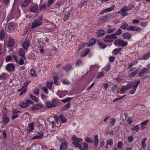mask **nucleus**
<instances>
[{
  "label": "nucleus",
  "instance_id": "f257e3e1",
  "mask_svg": "<svg viewBox=\"0 0 150 150\" xmlns=\"http://www.w3.org/2000/svg\"><path fill=\"white\" fill-rule=\"evenodd\" d=\"M71 139L73 141L72 144L75 147H78L79 149L81 150H87L88 148V144L86 143H83L82 144L83 147L82 148L81 145L79 144V142L82 141V139L76 137V136L74 135L71 138Z\"/></svg>",
  "mask_w": 150,
  "mask_h": 150
},
{
  "label": "nucleus",
  "instance_id": "f03ea898",
  "mask_svg": "<svg viewBox=\"0 0 150 150\" xmlns=\"http://www.w3.org/2000/svg\"><path fill=\"white\" fill-rule=\"evenodd\" d=\"M140 82V81L139 80H138L136 83L135 81H131L127 84L126 86H125V87L126 88V89H130L132 87V90L129 91V93L132 94L135 92Z\"/></svg>",
  "mask_w": 150,
  "mask_h": 150
},
{
  "label": "nucleus",
  "instance_id": "7ed1b4c3",
  "mask_svg": "<svg viewBox=\"0 0 150 150\" xmlns=\"http://www.w3.org/2000/svg\"><path fill=\"white\" fill-rule=\"evenodd\" d=\"M128 25L127 22H125L123 23V25L120 27V28L122 29H127L128 30L136 31L138 32H140L142 30L141 28L135 26L130 25L128 27Z\"/></svg>",
  "mask_w": 150,
  "mask_h": 150
},
{
  "label": "nucleus",
  "instance_id": "20e7f679",
  "mask_svg": "<svg viewBox=\"0 0 150 150\" xmlns=\"http://www.w3.org/2000/svg\"><path fill=\"white\" fill-rule=\"evenodd\" d=\"M59 102L56 99H54L52 102L47 101L45 103L46 106L48 108L55 107L58 105Z\"/></svg>",
  "mask_w": 150,
  "mask_h": 150
},
{
  "label": "nucleus",
  "instance_id": "39448f33",
  "mask_svg": "<svg viewBox=\"0 0 150 150\" xmlns=\"http://www.w3.org/2000/svg\"><path fill=\"white\" fill-rule=\"evenodd\" d=\"M114 45H119L120 46L124 47L127 46L128 45V43L127 42H125L121 39H117L114 42Z\"/></svg>",
  "mask_w": 150,
  "mask_h": 150
},
{
  "label": "nucleus",
  "instance_id": "423d86ee",
  "mask_svg": "<svg viewBox=\"0 0 150 150\" xmlns=\"http://www.w3.org/2000/svg\"><path fill=\"white\" fill-rule=\"evenodd\" d=\"M3 115L2 117V120L1 122L3 124L1 126L2 127H3L8 123L9 121V118L7 116L6 114L2 115Z\"/></svg>",
  "mask_w": 150,
  "mask_h": 150
},
{
  "label": "nucleus",
  "instance_id": "0eeeda50",
  "mask_svg": "<svg viewBox=\"0 0 150 150\" xmlns=\"http://www.w3.org/2000/svg\"><path fill=\"white\" fill-rule=\"evenodd\" d=\"M42 23V22L38 21L37 19H35L31 25V28H34L37 27L41 25Z\"/></svg>",
  "mask_w": 150,
  "mask_h": 150
},
{
  "label": "nucleus",
  "instance_id": "6e6552de",
  "mask_svg": "<svg viewBox=\"0 0 150 150\" xmlns=\"http://www.w3.org/2000/svg\"><path fill=\"white\" fill-rule=\"evenodd\" d=\"M45 107L44 105L41 103L37 104V105L33 106L31 108V109L33 110L38 111L41 108Z\"/></svg>",
  "mask_w": 150,
  "mask_h": 150
},
{
  "label": "nucleus",
  "instance_id": "1a4fd4ad",
  "mask_svg": "<svg viewBox=\"0 0 150 150\" xmlns=\"http://www.w3.org/2000/svg\"><path fill=\"white\" fill-rule=\"evenodd\" d=\"M14 65L11 64H8L6 67V69L8 72L13 71L15 70Z\"/></svg>",
  "mask_w": 150,
  "mask_h": 150
},
{
  "label": "nucleus",
  "instance_id": "9d476101",
  "mask_svg": "<svg viewBox=\"0 0 150 150\" xmlns=\"http://www.w3.org/2000/svg\"><path fill=\"white\" fill-rule=\"evenodd\" d=\"M30 45L29 42V40L26 39L23 42L22 46L23 49L25 50V51H27L28 49V48L29 47Z\"/></svg>",
  "mask_w": 150,
  "mask_h": 150
},
{
  "label": "nucleus",
  "instance_id": "9b49d317",
  "mask_svg": "<svg viewBox=\"0 0 150 150\" xmlns=\"http://www.w3.org/2000/svg\"><path fill=\"white\" fill-rule=\"evenodd\" d=\"M68 146V142L67 141L62 142L59 147L60 150H66Z\"/></svg>",
  "mask_w": 150,
  "mask_h": 150
},
{
  "label": "nucleus",
  "instance_id": "f8f14e48",
  "mask_svg": "<svg viewBox=\"0 0 150 150\" xmlns=\"http://www.w3.org/2000/svg\"><path fill=\"white\" fill-rule=\"evenodd\" d=\"M105 33L104 31L102 29H100L98 30L96 32V35L98 37H100L104 35Z\"/></svg>",
  "mask_w": 150,
  "mask_h": 150
},
{
  "label": "nucleus",
  "instance_id": "ddd939ff",
  "mask_svg": "<svg viewBox=\"0 0 150 150\" xmlns=\"http://www.w3.org/2000/svg\"><path fill=\"white\" fill-rule=\"evenodd\" d=\"M30 10L32 12L36 13L38 10V5L37 4H33L30 7Z\"/></svg>",
  "mask_w": 150,
  "mask_h": 150
},
{
  "label": "nucleus",
  "instance_id": "4468645a",
  "mask_svg": "<svg viewBox=\"0 0 150 150\" xmlns=\"http://www.w3.org/2000/svg\"><path fill=\"white\" fill-rule=\"evenodd\" d=\"M149 70L147 68H144L142 69L139 73V77H141L145 73H147Z\"/></svg>",
  "mask_w": 150,
  "mask_h": 150
},
{
  "label": "nucleus",
  "instance_id": "2eb2a0df",
  "mask_svg": "<svg viewBox=\"0 0 150 150\" xmlns=\"http://www.w3.org/2000/svg\"><path fill=\"white\" fill-rule=\"evenodd\" d=\"M122 36L124 39L129 40L132 37V35L129 33L127 32L122 34Z\"/></svg>",
  "mask_w": 150,
  "mask_h": 150
},
{
  "label": "nucleus",
  "instance_id": "dca6fc26",
  "mask_svg": "<svg viewBox=\"0 0 150 150\" xmlns=\"http://www.w3.org/2000/svg\"><path fill=\"white\" fill-rule=\"evenodd\" d=\"M15 44L14 40L12 38H10L8 42V46L10 47H13Z\"/></svg>",
  "mask_w": 150,
  "mask_h": 150
},
{
  "label": "nucleus",
  "instance_id": "f3484780",
  "mask_svg": "<svg viewBox=\"0 0 150 150\" xmlns=\"http://www.w3.org/2000/svg\"><path fill=\"white\" fill-rule=\"evenodd\" d=\"M103 40L106 42H112L113 41V40L111 39L109 35L105 36Z\"/></svg>",
  "mask_w": 150,
  "mask_h": 150
},
{
  "label": "nucleus",
  "instance_id": "a211bd4d",
  "mask_svg": "<svg viewBox=\"0 0 150 150\" xmlns=\"http://www.w3.org/2000/svg\"><path fill=\"white\" fill-rule=\"evenodd\" d=\"M72 10V9H70L68 11V12L66 14H65L63 18L64 21H65L68 19L69 17L70 16V14L71 13Z\"/></svg>",
  "mask_w": 150,
  "mask_h": 150
},
{
  "label": "nucleus",
  "instance_id": "6ab92c4d",
  "mask_svg": "<svg viewBox=\"0 0 150 150\" xmlns=\"http://www.w3.org/2000/svg\"><path fill=\"white\" fill-rule=\"evenodd\" d=\"M19 55L22 57L24 58L25 52L22 48H20L18 50Z\"/></svg>",
  "mask_w": 150,
  "mask_h": 150
},
{
  "label": "nucleus",
  "instance_id": "aec40b11",
  "mask_svg": "<svg viewBox=\"0 0 150 150\" xmlns=\"http://www.w3.org/2000/svg\"><path fill=\"white\" fill-rule=\"evenodd\" d=\"M98 43L100 47L102 49H104L107 47V45L102 42L101 40H98Z\"/></svg>",
  "mask_w": 150,
  "mask_h": 150
},
{
  "label": "nucleus",
  "instance_id": "412c9836",
  "mask_svg": "<svg viewBox=\"0 0 150 150\" xmlns=\"http://www.w3.org/2000/svg\"><path fill=\"white\" fill-rule=\"evenodd\" d=\"M89 50L88 49H86L80 53V56L84 57L89 52Z\"/></svg>",
  "mask_w": 150,
  "mask_h": 150
},
{
  "label": "nucleus",
  "instance_id": "4be33fe9",
  "mask_svg": "<svg viewBox=\"0 0 150 150\" xmlns=\"http://www.w3.org/2000/svg\"><path fill=\"white\" fill-rule=\"evenodd\" d=\"M123 9V8H121V9L118 12V13H120L121 15L122 16H127L128 15V13L125 12L126 11H124L122 10Z\"/></svg>",
  "mask_w": 150,
  "mask_h": 150
},
{
  "label": "nucleus",
  "instance_id": "5701e85b",
  "mask_svg": "<svg viewBox=\"0 0 150 150\" xmlns=\"http://www.w3.org/2000/svg\"><path fill=\"white\" fill-rule=\"evenodd\" d=\"M94 146L95 147H98V135H96L94 136Z\"/></svg>",
  "mask_w": 150,
  "mask_h": 150
},
{
  "label": "nucleus",
  "instance_id": "b1692460",
  "mask_svg": "<svg viewBox=\"0 0 150 150\" xmlns=\"http://www.w3.org/2000/svg\"><path fill=\"white\" fill-rule=\"evenodd\" d=\"M19 105L20 107L22 108H26L29 105V104H27L26 102L25 103L20 102L19 104Z\"/></svg>",
  "mask_w": 150,
  "mask_h": 150
},
{
  "label": "nucleus",
  "instance_id": "393cba45",
  "mask_svg": "<svg viewBox=\"0 0 150 150\" xmlns=\"http://www.w3.org/2000/svg\"><path fill=\"white\" fill-rule=\"evenodd\" d=\"M59 117L62 123H64L67 122V119L64 115L60 114L59 115Z\"/></svg>",
  "mask_w": 150,
  "mask_h": 150
},
{
  "label": "nucleus",
  "instance_id": "a878e982",
  "mask_svg": "<svg viewBox=\"0 0 150 150\" xmlns=\"http://www.w3.org/2000/svg\"><path fill=\"white\" fill-rule=\"evenodd\" d=\"M96 42V39L94 38H92L91 39L89 44H87V46L88 47H90L94 44Z\"/></svg>",
  "mask_w": 150,
  "mask_h": 150
},
{
  "label": "nucleus",
  "instance_id": "bb28decb",
  "mask_svg": "<svg viewBox=\"0 0 150 150\" xmlns=\"http://www.w3.org/2000/svg\"><path fill=\"white\" fill-rule=\"evenodd\" d=\"M30 1V0H25L21 4V7H25L29 3Z\"/></svg>",
  "mask_w": 150,
  "mask_h": 150
},
{
  "label": "nucleus",
  "instance_id": "cd10ccee",
  "mask_svg": "<svg viewBox=\"0 0 150 150\" xmlns=\"http://www.w3.org/2000/svg\"><path fill=\"white\" fill-rule=\"evenodd\" d=\"M33 124V123L31 122L28 125V127L30 129H28V131L29 133H30L34 129Z\"/></svg>",
  "mask_w": 150,
  "mask_h": 150
},
{
  "label": "nucleus",
  "instance_id": "c85d7f7f",
  "mask_svg": "<svg viewBox=\"0 0 150 150\" xmlns=\"http://www.w3.org/2000/svg\"><path fill=\"white\" fill-rule=\"evenodd\" d=\"M122 48L115 49L112 52V53L115 55H117L120 51Z\"/></svg>",
  "mask_w": 150,
  "mask_h": 150
},
{
  "label": "nucleus",
  "instance_id": "c756f323",
  "mask_svg": "<svg viewBox=\"0 0 150 150\" xmlns=\"http://www.w3.org/2000/svg\"><path fill=\"white\" fill-rule=\"evenodd\" d=\"M149 122L148 120H146L145 121H144L143 122H142L141 123V126L142 127V129H144L145 127V126L146 124L148 123V122Z\"/></svg>",
  "mask_w": 150,
  "mask_h": 150
},
{
  "label": "nucleus",
  "instance_id": "7c9ffc66",
  "mask_svg": "<svg viewBox=\"0 0 150 150\" xmlns=\"http://www.w3.org/2000/svg\"><path fill=\"white\" fill-rule=\"evenodd\" d=\"M147 138L146 137L144 138L143 139V140L142 142V148L144 149H145L146 148V146L145 145V141L147 140Z\"/></svg>",
  "mask_w": 150,
  "mask_h": 150
},
{
  "label": "nucleus",
  "instance_id": "2f4dec72",
  "mask_svg": "<svg viewBox=\"0 0 150 150\" xmlns=\"http://www.w3.org/2000/svg\"><path fill=\"white\" fill-rule=\"evenodd\" d=\"M108 16H103L100 19V21L101 22L103 23L105 22L106 21L108 17Z\"/></svg>",
  "mask_w": 150,
  "mask_h": 150
},
{
  "label": "nucleus",
  "instance_id": "473e14b6",
  "mask_svg": "<svg viewBox=\"0 0 150 150\" xmlns=\"http://www.w3.org/2000/svg\"><path fill=\"white\" fill-rule=\"evenodd\" d=\"M150 57V53L145 54L142 57L143 59L146 60Z\"/></svg>",
  "mask_w": 150,
  "mask_h": 150
},
{
  "label": "nucleus",
  "instance_id": "72a5a7b5",
  "mask_svg": "<svg viewBox=\"0 0 150 150\" xmlns=\"http://www.w3.org/2000/svg\"><path fill=\"white\" fill-rule=\"evenodd\" d=\"M53 83L52 81L47 82L46 84V86L49 89H51Z\"/></svg>",
  "mask_w": 150,
  "mask_h": 150
},
{
  "label": "nucleus",
  "instance_id": "f704fd0d",
  "mask_svg": "<svg viewBox=\"0 0 150 150\" xmlns=\"http://www.w3.org/2000/svg\"><path fill=\"white\" fill-rule=\"evenodd\" d=\"M8 29L10 30H13L14 28V25L12 23H10L8 25Z\"/></svg>",
  "mask_w": 150,
  "mask_h": 150
},
{
  "label": "nucleus",
  "instance_id": "c9c22d12",
  "mask_svg": "<svg viewBox=\"0 0 150 150\" xmlns=\"http://www.w3.org/2000/svg\"><path fill=\"white\" fill-rule=\"evenodd\" d=\"M87 2V0H83V1L81 2L79 4L78 6L79 7H81Z\"/></svg>",
  "mask_w": 150,
  "mask_h": 150
},
{
  "label": "nucleus",
  "instance_id": "e433bc0d",
  "mask_svg": "<svg viewBox=\"0 0 150 150\" xmlns=\"http://www.w3.org/2000/svg\"><path fill=\"white\" fill-rule=\"evenodd\" d=\"M30 83V81H27L22 86L21 89L23 88H25Z\"/></svg>",
  "mask_w": 150,
  "mask_h": 150
},
{
  "label": "nucleus",
  "instance_id": "4c0bfd02",
  "mask_svg": "<svg viewBox=\"0 0 150 150\" xmlns=\"http://www.w3.org/2000/svg\"><path fill=\"white\" fill-rule=\"evenodd\" d=\"M71 100V98L70 97H68L65 99L62 100L61 101L63 103H65L70 101Z\"/></svg>",
  "mask_w": 150,
  "mask_h": 150
},
{
  "label": "nucleus",
  "instance_id": "58836bf2",
  "mask_svg": "<svg viewBox=\"0 0 150 150\" xmlns=\"http://www.w3.org/2000/svg\"><path fill=\"white\" fill-rule=\"evenodd\" d=\"M125 86H123L121 88V89L120 91V93H125L126 92V91L127 90V89H126V88H125Z\"/></svg>",
  "mask_w": 150,
  "mask_h": 150
},
{
  "label": "nucleus",
  "instance_id": "ea45409f",
  "mask_svg": "<svg viewBox=\"0 0 150 150\" xmlns=\"http://www.w3.org/2000/svg\"><path fill=\"white\" fill-rule=\"evenodd\" d=\"M5 32L3 30H2L1 31V40H2L5 37Z\"/></svg>",
  "mask_w": 150,
  "mask_h": 150
},
{
  "label": "nucleus",
  "instance_id": "a19ab883",
  "mask_svg": "<svg viewBox=\"0 0 150 150\" xmlns=\"http://www.w3.org/2000/svg\"><path fill=\"white\" fill-rule=\"evenodd\" d=\"M122 8H123L122 10L124 11H127L131 10H132V8L131 7L129 6H124Z\"/></svg>",
  "mask_w": 150,
  "mask_h": 150
},
{
  "label": "nucleus",
  "instance_id": "79ce46f5",
  "mask_svg": "<svg viewBox=\"0 0 150 150\" xmlns=\"http://www.w3.org/2000/svg\"><path fill=\"white\" fill-rule=\"evenodd\" d=\"M139 129V127L138 125H136L131 129L133 131H136L137 132L138 131Z\"/></svg>",
  "mask_w": 150,
  "mask_h": 150
},
{
  "label": "nucleus",
  "instance_id": "37998d69",
  "mask_svg": "<svg viewBox=\"0 0 150 150\" xmlns=\"http://www.w3.org/2000/svg\"><path fill=\"white\" fill-rule=\"evenodd\" d=\"M70 103H68L67 104L64 106L62 108V110H65L66 109L69 108L70 107Z\"/></svg>",
  "mask_w": 150,
  "mask_h": 150
},
{
  "label": "nucleus",
  "instance_id": "c03bdc74",
  "mask_svg": "<svg viewBox=\"0 0 150 150\" xmlns=\"http://www.w3.org/2000/svg\"><path fill=\"white\" fill-rule=\"evenodd\" d=\"M30 96V97L35 102H37L38 100L36 97L35 96L32 95V94H30L29 95Z\"/></svg>",
  "mask_w": 150,
  "mask_h": 150
},
{
  "label": "nucleus",
  "instance_id": "a18cd8bd",
  "mask_svg": "<svg viewBox=\"0 0 150 150\" xmlns=\"http://www.w3.org/2000/svg\"><path fill=\"white\" fill-rule=\"evenodd\" d=\"M113 144V141L111 139H110L107 141V145H111Z\"/></svg>",
  "mask_w": 150,
  "mask_h": 150
},
{
  "label": "nucleus",
  "instance_id": "49530a36",
  "mask_svg": "<svg viewBox=\"0 0 150 150\" xmlns=\"http://www.w3.org/2000/svg\"><path fill=\"white\" fill-rule=\"evenodd\" d=\"M104 75V73L103 72H99L98 75L97 77L98 79H99L100 78L103 76Z\"/></svg>",
  "mask_w": 150,
  "mask_h": 150
},
{
  "label": "nucleus",
  "instance_id": "de8ad7c7",
  "mask_svg": "<svg viewBox=\"0 0 150 150\" xmlns=\"http://www.w3.org/2000/svg\"><path fill=\"white\" fill-rule=\"evenodd\" d=\"M46 5L45 4H43L41 5H40V10H42L45 8Z\"/></svg>",
  "mask_w": 150,
  "mask_h": 150
},
{
  "label": "nucleus",
  "instance_id": "09e8293b",
  "mask_svg": "<svg viewBox=\"0 0 150 150\" xmlns=\"http://www.w3.org/2000/svg\"><path fill=\"white\" fill-rule=\"evenodd\" d=\"M5 73H3L1 74V80H5L6 78V76Z\"/></svg>",
  "mask_w": 150,
  "mask_h": 150
},
{
  "label": "nucleus",
  "instance_id": "8fccbe9b",
  "mask_svg": "<svg viewBox=\"0 0 150 150\" xmlns=\"http://www.w3.org/2000/svg\"><path fill=\"white\" fill-rule=\"evenodd\" d=\"M114 7H115V5H113L111 7L108 8H106V11L109 12V11H112L113 10V9L114 8Z\"/></svg>",
  "mask_w": 150,
  "mask_h": 150
},
{
  "label": "nucleus",
  "instance_id": "3c124183",
  "mask_svg": "<svg viewBox=\"0 0 150 150\" xmlns=\"http://www.w3.org/2000/svg\"><path fill=\"white\" fill-rule=\"evenodd\" d=\"M85 140L87 142L91 143H93V140H92L90 138L88 137H86L85 139Z\"/></svg>",
  "mask_w": 150,
  "mask_h": 150
},
{
  "label": "nucleus",
  "instance_id": "603ef678",
  "mask_svg": "<svg viewBox=\"0 0 150 150\" xmlns=\"http://www.w3.org/2000/svg\"><path fill=\"white\" fill-rule=\"evenodd\" d=\"M110 36V37L111 38L112 40H113V39H116L117 38V37L116 36L117 35L115 33L112 34L110 35H109Z\"/></svg>",
  "mask_w": 150,
  "mask_h": 150
},
{
  "label": "nucleus",
  "instance_id": "864d4df0",
  "mask_svg": "<svg viewBox=\"0 0 150 150\" xmlns=\"http://www.w3.org/2000/svg\"><path fill=\"white\" fill-rule=\"evenodd\" d=\"M133 137L132 136H129L127 138V140L129 142H132L133 141Z\"/></svg>",
  "mask_w": 150,
  "mask_h": 150
},
{
  "label": "nucleus",
  "instance_id": "5fc2aeb1",
  "mask_svg": "<svg viewBox=\"0 0 150 150\" xmlns=\"http://www.w3.org/2000/svg\"><path fill=\"white\" fill-rule=\"evenodd\" d=\"M54 2V0H48L47 3V6L49 7Z\"/></svg>",
  "mask_w": 150,
  "mask_h": 150
},
{
  "label": "nucleus",
  "instance_id": "6e6d98bb",
  "mask_svg": "<svg viewBox=\"0 0 150 150\" xmlns=\"http://www.w3.org/2000/svg\"><path fill=\"white\" fill-rule=\"evenodd\" d=\"M10 0H2V2L5 5H8L9 3Z\"/></svg>",
  "mask_w": 150,
  "mask_h": 150
},
{
  "label": "nucleus",
  "instance_id": "4d7b16f0",
  "mask_svg": "<svg viewBox=\"0 0 150 150\" xmlns=\"http://www.w3.org/2000/svg\"><path fill=\"white\" fill-rule=\"evenodd\" d=\"M66 137L65 135L64 136L63 138H58L57 139L58 140L60 141V142H63L66 140Z\"/></svg>",
  "mask_w": 150,
  "mask_h": 150
},
{
  "label": "nucleus",
  "instance_id": "13d9d810",
  "mask_svg": "<svg viewBox=\"0 0 150 150\" xmlns=\"http://www.w3.org/2000/svg\"><path fill=\"white\" fill-rule=\"evenodd\" d=\"M123 144L120 142H119L117 143V147L119 149H121L122 146Z\"/></svg>",
  "mask_w": 150,
  "mask_h": 150
},
{
  "label": "nucleus",
  "instance_id": "bf43d9fd",
  "mask_svg": "<svg viewBox=\"0 0 150 150\" xmlns=\"http://www.w3.org/2000/svg\"><path fill=\"white\" fill-rule=\"evenodd\" d=\"M25 102L27 104H29L28 103L30 104H33L34 103V102L30 99L27 100H25Z\"/></svg>",
  "mask_w": 150,
  "mask_h": 150
},
{
  "label": "nucleus",
  "instance_id": "052dcab7",
  "mask_svg": "<svg viewBox=\"0 0 150 150\" xmlns=\"http://www.w3.org/2000/svg\"><path fill=\"white\" fill-rule=\"evenodd\" d=\"M138 70H136L135 71L132 72L131 74V75H132V77H134V76L136 74L138 73Z\"/></svg>",
  "mask_w": 150,
  "mask_h": 150
},
{
  "label": "nucleus",
  "instance_id": "680f3d73",
  "mask_svg": "<svg viewBox=\"0 0 150 150\" xmlns=\"http://www.w3.org/2000/svg\"><path fill=\"white\" fill-rule=\"evenodd\" d=\"M122 33V30L121 29H118V30L117 31V32L115 33L117 35H120Z\"/></svg>",
  "mask_w": 150,
  "mask_h": 150
},
{
  "label": "nucleus",
  "instance_id": "e2e57ef3",
  "mask_svg": "<svg viewBox=\"0 0 150 150\" xmlns=\"http://www.w3.org/2000/svg\"><path fill=\"white\" fill-rule=\"evenodd\" d=\"M40 91V89L38 88H37L34 90L33 92L35 94H38Z\"/></svg>",
  "mask_w": 150,
  "mask_h": 150
},
{
  "label": "nucleus",
  "instance_id": "0e129e2a",
  "mask_svg": "<svg viewBox=\"0 0 150 150\" xmlns=\"http://www.w3.org/2000/svg\"><path fill=\"white\" fill-rule=\"evenodd\" d=\"M38 134L40 137H41V139L43 137L44 132H43L41 131L39 132H38Z\"/></svg>",
  "mask_w": 150,
  "mask_h": 150
},
{
  "label": "nucleus",
  "instance_id": "69168bd1",
  "mask_svg": "<svg viewBox=\"0 0 150 150\" xmlns=\"http://www.w3.org/2000/svg\"><path fill=\"white\" fill-rule=\"evenodd\" d=\"M82 62V60L81 59H78L76 61V66L78 65L81 64Z\"/></svg>",
  "mask_w": 150,
  "mask_h": 150
},
{
  "label": "nucleus",
  "instance_id": "338daca9",
  "mask_svg": "<svg viewBox=\"0 0 150 150\" xmlns=\"http://www.w3.org/2000/svg\"><path fill=\"white\" fill-rule=\"evenodd\" d=\"M62 83H63V84H69V81H67V80L64 79L62 81Z\"/></svg>",
  "mask_w": 150,
  "mask_h": 150
},
{
  "label": "nucleus",
  "instance_id": "774afa93",
  "mask_svg": "<svg viewBox=\"0 0 150 150\" xmlns=\"http://www.w3.org/2000/svg\"><path fill=\"white\" fill-rule=\"evenodd\" d=\"M12 59L10 55L8 56L6 59V62H8L10 61Z\"/></svg>",
  "mask_w": 150,
  "mask_h": 150
}]
</instances>
